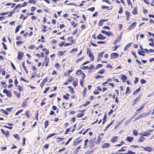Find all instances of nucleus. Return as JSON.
<instances>
[{
    "mask_svg": "<svg viewBox=\"0 0 154 154\" xmlns=\"http://www.w3.org/2000/svg\"><path fill=\"white\" fill-rule=\"evenodd\" d=\"M76 75H81L82 79H80L79 83L81 86L82 87L83 85L84 79L85 78L86 75L80 69H78L75 73Z\"/></svg>",
    "mask_w": 154,
    "mask_h": 154,
    "instance_id": "obj_1",
    "label": "nucleus"
},
{
    "mask_svg": "<svg viewBox=\"0 0 154 154\" xmlns=\"http://www.w3.org/2000/svg\"><path fill=\"white\" fill-rule=\"evenodd\" d=\"M49 61L50 59L47 56H46L42 63V66L43 67L44 66H45L46 67H48V66Z\"/></svg>",
    "mask_w": 154,
    "mask_h": 154,
    "instance_id": "obj_2",
    "label": "nucleus"
},
{
    "mask_svg": "<svg viewBox=\"0 0 154 154\" xmlns=\"http://www.w3.org/2000/svg\"><path fill=\"white\" fill-rule=\"evenodd\" d=\"M73 37L71 36L68 37L67 38V40L69 42L65 44L64 45V46H67L69 45H71L74 44L75 41L73 39Z\"/></svg>",
    "mask_w": 154,
    "mask_h": 154,
    "instance_id": "obj_3",
    "label": "nucleus"
},
{
    "mask_svg": "<svg viewBox=\"0 0 154 154\" xmlns=\"http://www.w3.org/2000/svg\"><path fill=\"white\" fill-rule=\"evenodd\" d=\"M153 131V129H150L143 132V134L140 133V134L143 136H148L150 134V133Z\"/></svg>",
    "mask_w": 154,
    "mask_h": 154,
    "instance_id": "obj_4",
    "label": "nucleus"
},
{
    "mask_svg": "<svg viewBox=\"0 0 154 154\" xmlns=\"http://www.w3.org/2000/svg\"><path fill=\"white\" fill-rule=\"evenodd\" d=\"M140 147L143 148V150L145 151H148V152H151L153 151L154 149L152 147L149 146H146V147L143 146H140Z\"/></svg>",
    "mask_w": 154,
    "mask_h": 154,
    "instance_id": "obj_5",
    "label": "nucleus"
},
{
    "mask_svg": "<svg viewBox=\"0 0 154 154\" xmlns=\"http://www.w3.org/2000/svg\"><path fill=\"white\" fill-rule=\"evenodd\" d=\"M140 96L139 95L134 100L132 104V106H134L135 105H136L137 103V102L140 100Z\"/></svg>",
    "mask_w": 154,
    "mask_h": 154,
    "instance_id": "obj_6",
    "label": "nucleus"
},
{
    "mask_svg": "<svg viewBox=\"0 0 154 154\" xmlns=\"http://www.w3.org/2000/svg\"><path fill=\"white\" fill-rule=\"evenodd\" d=\"M3 92L5 94H6V96L9 97H11L12 96L11 92V91H8L6 89H4Z\"/></svg>",
    "mask_w": 154,
    "mask_h": 154,
    "instance_id": "obj_7",
    "label": "nucleus"
},
{
    "mask_svg": "<svg viewBox=\"0 0 154 154\" xmlns=\"http://www.w3.org/2000/svg\"><path fill=\"white\" fill-rule=\"evenodd\" d=\"M80 137L77 138L76 139V141H74L73 142V145L74 146H77L83 140L82 139H80Z\"/></svg>",
    "mask_w": 154,
    "mask_h": 154,
    "instance_id": "obj_8",
    "label": "nucleus"
},
{
    "mask_svg": "<svg viewBox=\"0 0 154 154\" xmlns=\"http://www.w3.org/2000/svg\"><path fill=\"white\" fill-rule=\"evenodd\" d=\"M125 14L126 16V19L127 21L129 20L131 17V14L129 11L127 10H126L125 11Z\"/></svg>",
    "mask_w": 154,
    "mask_h": 154,
    "instance_id": "obj_9",
    "label": "nucleus"
},
{
    "mask_svg": "<svg viewBox=\"0 0 154 154\" xmlns=\"http://www.w3.org/2000/svg\"><path fill=\"white\" fill-rule=\"evenodd\" d=\"M90 62L89 61H87L82 64V65L83 66L81 68V69L82 70H86L87 69H88V66H84V65H86Z\"/></svg>",
    "mask_w": 154,
    "mask_h": 154,
    "instance_id": "obj_10",
    "label": "nucleus"
},
{
    "mask_svg": "<svg viewBox=\"0 0 154 154\" xmlns=\"http://www.w3.org/2000/svg\"><path fill=\"white\" fill-rule=\"evenodd\" d=\"M146 103H143L141 106L140 108L137 109L136 110V112L135 113V115H137L139 113V111L144 108L146 105Z\"/></svg>",
    "mask_w": 154,
    "mask_h": 154,
    "instance_id": "obj_11",
    "label": "nucleus"
},
{
    "mask_svg": "<svg viewBox=\"0 0 154 154\" xmlns=\"http://www.w3.org/2000/svg\"><path fill=\"white\" fill-rule=\"evenodd\" d=\"M122 36V33H121L117 37V38L114 40V41L113 42V44L114 45H116V43H118V42H119L121 39Z\"/></svg>",
    "mask_w": 154,
    "mask_h": 154,
    "instance_id": "obj_12",
    "label": "nucleus"
},
{
    "mask_svg": "<svg viewBox=\"0 0 154 154\" xmlns=\"http://www.w3.org/2000/svg\"><path fill=\"white\" fill-rule=\"evenodd\" d=\"M104 53V51H102L98 54V56L97 59V62H99L101 60Z\"/></svg>",
    "mask_w": 154,
    "mask_h": 154,
    "instance_id": "obj_13",
    "label": "nucleus"
},
{
    "mask_svg": "<svg viewBox=\"0 0 154 154\" xmlns=\"http://www.w3.org/2000/svg\"><path fill=\"white\" fill-rule=\"evenodd\" d=\"M119 56V54L117 53H112L110 55V58L111 59H115L117 58Z\"/></svg>",
    "mask_w": 154,
    "mask_h": 154,
    "instance_id": "obj_14",
    "label": "nucleus"
},
{
    "mask_svg": "<svg viewBox=\"0 0 154 154\" xmlns=\"http://www.w3.org/2000/svg\"><path fill=\"white\" fill-rule=\"evenodd\" d=\"M23 56V53L21 51L18 52V53L17 58L19 60H21L22 59V58Z\"/></svg>",
    "mask_w": 154,
    "mask_h": 154,
    "instance_id": "obj_15",
    "label": "nucleus"
},
{
    "mask_svg": "<svg viewBox=\"0 0 154 154\" xmlns=\"http://www.w3.org/2000/svg\"><path fill=\"white\" fill-rule=\"evenodd\" d=\"M137 23L136 22H134L132 23L131 25L128 27V29L129 30H131L135 28L137 25Z\"/></svg>",
    "mask_w": 154,
    "mask_h": 154,
    "instance_id": "obj_16",
    "label": "nucleus"
},
{
    "mask_svg": "<svg viewBox=\"0 0 154 154\" xmlns=\"http://www.w3.org/2000/svg\"><path fill=\"white\" fill-rule=\"evenodd\" d=\"M1 131L2 134H4L6 137H8L10 135V133L9 131H5L3 129H1Z\"/></svg>",
    "mask_w": 154,
    "mask_h": 154,
    "instance_id": "obj_17",
    "label": "nucleus"
},
{
    "mask_svg": "<svg viewBox=\"0 0 154 154\" xmlns=\"http://www.w3.org/2000/svg\"><path fill=\"white\" fill-rule=\"evenodd\" d=\"M118 136H114L111 139L110 141L112 143H115L117 142L118 140Z\"/></svg>",
    "mask_w": 154,
    "mask_h": 154,
    "instance_id": "obj_18",
    "label": "nucleus"
},
{
    "mask_svg": "<svg viewBox=\"0 0 154 154\" xmlns=\"http://www.w3.org/2000/svg\"><path fill=\"white\" fill-rule=\"evenodd\" d=\"M132 14L134 15H136L138 13L137 8V7H134L132 11Z\"/></svg>",
    "mask_w": 154,
    "mask_h": 154,
    "instance_id": "obj_19",
    "label": "nucleus"
},
{
    "mask_svg": "<svg viewBox=\"0 0 154 154\" xmlns=\"http://www.w3.org/2000/svg\"><path fill=\"white\" fill-rule=\"evenodd\" d=\"M28 98H26L24 101L23 102L21 105L22 107H25L27 106V101L28 100Z\"/></svg>",
    "mask_w": 154,
    "mask_h": 154,
    "instance_id": "obj_20",
    "label": "nucleus"
},
{
    "mask_svg": "<svg viewBox=\"0 0 154 154\" xmlns=\"http://www.w3.org/2000/svg\"><path fill=\"white\" fill-rule=\"evenodd\" d=\"M96 38L98 39L104 40L106 39V37L103 36L101 34H99L97 36Z\"/></svg>",
    "mask_w": 154,
    "mask_h": 154,
    "instance_id": "obj_21",
    "label": "nucleus"
},
{
    "mask_svg": "<svg viewBox=\"0 0 154 154\" xmlns=\"http://www.w3.org/2000/svg\"><path fill=\"white\" fill-rule=\"evenodd\" d=\"M27 5V2H24L22 4H18L17 6L18 8H21L26 6Z\"/></svg>",
    "mask_w": 154,
    "mask_h": 154,
    "instance_id": "obj_22",
    "label": "nucleus"
},
{
    "mask_svg": "<svg viewBox=\"0 0 154 154\" xmlns=\"http://www.w3.org/2000/svg\"><path fill=\"white\" fill-rule=\"evenodd\" d=\"M108 20V19H106L105 20H100L98 22V26H102L103 23V22L105 21H107Z\"/></svg>",
    "mask_w": 154,
    "mask_h": 154,
    "instance_id": "obj_23",
    "label": "nucleus"
},
{
    "mask_svg": "<svg viewBox=\"0 0 154 154\" xmlns=\"http://www.w3.org/2000/svg\"><path fill=\"white\" fill-rule=\"evenodd\" d=\"M134 139V137L131 136H128L125 138V140L129 142H131Z\"/></svg>",
    "mask_w": 154,
    "mask_h": 154,
    "instance_id": "obj_24",
    "label": "nucleus"
},
{
    "mask_svg": "<svg viewBox=\"0 0 154 154\" xmlns=\"http://www.w3.org/2000/svg\"><path fill=\"white\" fill-rule=\"evenodd\" d=\"M121 79L122 80V81L123 82H126L127 79V77L123 74H122L121 75Z\"/></svg>",
    "mask_w": 154,
    "mask_h": 154,
    "instance_id": "obj_25",
    "label": "nucleus"
},
{
    "mask_svg": "<svg viewBox=\"0 0 154 154\" xmlns=\"http://www.w3.org/2000/svg\"><path fill=\"white\" fill-rule=\"evenodd\" d=\"M110 146V144L108 143H103L102 146V148H106L109 147Z\"/></svg>",
    "mask_w": 154,
    "mask_h": 154,
    "instance_id": "obj_26",
    "label": "nucleus"
},
{
    "mask_svg": "<svg viewBox=\"0 0 154 154\" xmlns=\"http://www.w3.org/2000/svg\"><path fill=\"white\" fill-rule=\"evenodd\" d=\"M89 146L91 147H93L94 146V141L92 139H91L89 141Z\"/></svg>",
    "mask_w": 154,
    "mask_h": 154,
    "instance_id": "obj_27",
    "label": "nucleus"
},
{
    "mask_svg": "<svg viewBox=\"0 0 154 154\" xmlns=\"http://www.w3.org/2000/svg\"><path fill=\"white\" fill-rule=\"evenodd\" d=\"M146 115V113H143L142 114H140L138 116L136 119H139L141 118L144 117Z\"/></svg>",
    "mask_w": 154,
    "mask_h": 154,
    "instance_id": "obj_28",
    "label": "nucleus"
},
{
    "mask_svg": "<svg viewBox=\"0 0 154 154\" xmlns=\"http://www.w3.org/2000/svg\"><path fill=\"white\" fill-rule=\"evenodd\" d=\"M74 68L73 67H71L70 69L68 70L65 74V75H69L70 73H71L74 70Z\"/></svg>",
    "mask_w": 154,
    "mask_h": 154,
    "instance_id": "obj_29",
    "label": "nucleus"
},
{
    "mask_svg": "<svg viewBox=\"0 0 154 154\" xmlns=\"http://www.w3.org/2000/svg\"><path fill=\"white\" fill-rule=\"evenodd\" d=\"M33 34V32L32 31H31L29 32V33H28L27 32H26L25 33V34L23 35L24 36H32Z\"/></svg>",
    "mask_w": 154,
    "mask_h": 154,
    "instance_id": "obj_30",
    "label": "nucleus"
},
{
    "mask_svg": "<svg viewBox=\"0 0 154 154\" xmlns=\"http://www.w3.org/2000/svg\"><path fill=\"white\" fill-rule=\"evenodd\" d=\"M42 51H45V54L46 56H47L49 54V49H47L46 48H42Z\"/></svg>",
    "mask_w": 154,
    "mask_h": 154,
    "instance_id": "obj_31",
    "label": "nucleus"
},
{
    "mask_svg": "<svg viewBox=\"0 0 154 154\" xmlns=\"http://www.w3.org/2000/svg\"><path fill=\"white\" fill-rule=\"evenodd\" d=\"M89 140L88 139H86L84 140V148H86L87 147V144L88 143Z\"/></svg>",
    "mask_w": 154,
    "mask_h": 154,
    "instance_id": "obj_32",
    "label": "nucleus"
},
{
    "mask_svg": "<svg viewBox=\"0 0 154 154\" xmlns=\"http://www.w3.org/2000/svg\"><path fill=\"white\" fill-rule=\"evenodd\" d=\"M14 93L17 98H19L20 97L21 94L20 93L16 91H14Z\"/></svg>",
    "mask_w": 154,
    "mask_h": 154,
    "instance_id": "obj_33",
    "label": "nucleus"
},
{
    "mask_svg": "<svg viewBox=\"0 0 154 154\" xmlns=\"http://www.w3.org/2000/svg\"><path fill=\"white\" fill-rule=\"evenodd\" d=\"M65 51H60L58 52L57 55L59 56H63L64 55V53L65 52Z\"/></svg>",
    "mask_w": 154,
    "mask_h": 154,
    "instance_id": "obj_34",
    "label": "nucleus"
},
{
    "mask_svg": "<svg viewBox=\"0 0 154 154\" xmlns=\"http://www.w3.org/2000/svg\"><path fill=\"white\" fill-rule=\"evenodd\" d=\"M88 55L91 59L90 61H93L94 59V56L93 54L92 53H91V54L90 53L88 54Z\"/></svg>",
    "mask_w": 154,
    "mask_h": 154,
    "instance_id": "obj_35",
    "label": "nucleus"
},
{
    "mask_svg": "<svg viewBox=\"0 0 154 154\" xmlns=\"http://www.w3.org/2000/svg\"><path fill=\"white\" fill-rule=\"evenodd\" d=\"M114 122V120H112L111 122L108 124L107 126H106V127L105 128V129H104V131H105L111 125H112L113 123Z\"/></svg>",
    "mask_w": 154,
    "mask_h": 154,
    "instance_id": "obj_36",
    "label": "nucleus"
},
{
    "mask_svg": "<svg viewBox=\"0 0 154 154\" xmlns=\"http://www.w3.org/2000/svg\"><path fill=\"white\" fill-rule=\"evenodd\" d=\"M143 137V136H142L139 137V138L138 139V142H142L145 140V138Z\"/></svg>",
    "mask_w": 154,
    "mask_h": 154,
    "instance_id": "obj_37",
    "label": "nucleus"
},
{
    "mask_svg": "<svg viewBox=\"0 0 154 154\" xmlns=\"http://www.w3.org/2000/svg\"><path fill=\"white\" fill-rule=\"evenodd\" d=\"M78 81L77 79L75 80L72 83V85L75 87H76L78 85Z\"/></svg>",
    "mask_w": 154,
    "mask_h": 154,
    "instance_id": "obj_38",
    "label": "nucleus"
},
{
    "mask_svg": "<svg viewBox=\"0 0 154 154\" xmlns=\"http://www.w3.org/2000/svg\"><path fill=\"white\" fill-rule=\"evenodd\" d=\"M25 62H23L22 63V66L24 70L25 71L26 73H27L28 72V71H27L26 68V67L25 66Z\"/></svg>",
    "mask_w": 154,
    "mask_h": 154,
    "instance_id": "obj_39",
    "label": "nucleus"
},
{
    "mask_svg": "<svg viewBox=\"0 0 154 154\" xmlns=\"http://www.w3.org/2000/svg\"><path fill=\"white\" fill-rule=\"evenodd\" d=\"M141 88V87H139L133 93V95H135V94H138L140 91Z\"/></svg>",
    "mask_w": 154,
    "mask_h": 154,
    "instance_id": "obj_40",
    "label": "nucleus"
},
{
    "mask_svg": "<svg viewBox=\"0 0 154 154\" xmlns=\"http://www.w3.org/2000/svg\"><path fill=\"white\" fill-rule=\"evenodd\" d=\"M68 88L69 89V91L71 93H74V91L73 88L71 86H68Z\"/></svg>",
    "mask_w": 154,
    "mask_h": 154,
    "instance_id": "obj_41",
    "label": "nucleus"
},
{
    "mask_svg": "<svg viewBox=\"0 0 154 154\" xmlns=\"http://www.w3.org/2000/svg\"><path fill=\"white\" fill-rule=\"evenodd\" d=\"M28 3L29 4H33L35 5L36 3V1L35 0H29Z\"/></svg>",
    "mask_w": 154,
    "mask_h": 154,
    "instance_id": "obj_42",
    "label": "nucleus"
},
{
    "mask_svg": "<svg viewBox=\"0 0 154 154\" xmlns=\"http://www.w3.org/2000/svg\"><path fill=\"white\" fill-rule=\"evenodd\" d=\"M17 89L19 91L21 92L23 91V86L19 85L17 86Z\"/></svg>",
    "mask_w": 154,
    "mask_h": 154,
    "instance_id": "obj_43",
    "label": "nucleus"
},
{
    "mask_svg": "<svg viewBox=\"0 0 154 154\" xmlns=\"http://www.w3.org/2000/svg\"><path fill=\"white\" fill-rule=\"evenodd\" d=\"M132 44V43H129L127 44L125 47L124 48V50H127L128 48H129L131 45Z\"/></svg>",
    "mask_w": 154,
    "mask_h": 154,
    "instance_id": "obj_44",
    "label": "nucleus"
},
{
    "mask_svg": "<svg viewBox=\"0 0 154 154\" xmlns=\"http://www.w3.org/2000/svg\"><path fill=\"white\" fill-rule=\"evenodd\" d=\"M70 96L69 94H66L65 95H63V98L66 100H68L69 98V97Z\"/></svg>",
    "mask_w": 154,
    "mask_h": 154,
    "instance_id": "obj_45",
    "label": "nucleus"
},
{
    "mask_svg": "<svg viewBox=\"0 0 154 154\" xmlns=\"http://www.w3.org/2000/svg\"><path fill=\"white\" fill-rule=\"evenodd\" d=\"M125 143V142L123 141L122 140L118 144L115 145V146L117 147H119L121 146L123 144Z\"/></svg>",
    "mask_w": 154,
    "mask_h": 154,
    "instance_id": "obj_46",
    "label": "nucleus"
},
{
    "mask_svg": "<svg viewBox=\"0 0 154 154\" xmlns=\"http://www.w3.org/2000/svg\"><path fill=\"white\" fill-rule=\"evenodd\" d=\"M105 69H100V70L98 72H97V73L98 74H103L105 72Z\"/></svg>",
    "mask_w": 154,
    "mask_h": 154,
    "instance_id": "obj_47",
    "label": "nucleus"
},
{
    "mask_svg": "<svg viewBox=\"0 0 154 154\" xmlns=\"http://www.w3.org/2000/svg\"><path fill=\"white\" fill-rule=\"evenodd\" d=\"M103 65L101 64H98L97 65L95 68L94 69V70H96L97 69L101 68L103 67Z\"/></svg>",
    "mask_w": 154,
    "mask_h": 154,
    "instance_id": "obj_48",
    "label": "nucleus"
},
{
    "mask_svg": "<svg viewBox=\"0 0 154 154\" xmlns=\"http://www.w3.org/2000/svg\"><path fill=\"white\" fill-rule=\"evenodd\" d=\"M20 27H21L20 25H19L16 27L15 30V33H16L19 31V30H20Z\"/></svg>",
    "mask_w": 154,
    "mask_h": 154,
    "instance_id": "obj_49",
    "label": "nucleus"
},
{
    "mask_svg": "<svg viewBox=\"0 0 154 154\" xmlns=\"http://www.w3.org/2000/svg\"><path fill=\"white\" fill-rule=\"evenodd\" d=\"M127 5L128 6H130L131 8L132 7V4L131 0H126Z\"/></svg>",
    "mask_w": 154,
    "mask_h": 154,
    "instance_id": "obj_50",
    "label": "nucleus"
},
{
    "mask_svg": "<svg viewBox=\"0 0 154 154\" xmlns=\"http://www.w3.org/2000/svg\"><path fill=\"white\" fill-rule=\"evenodd\" d=\"M84 115V113H82V112L78 113L77 115V117L78 118H81Z\"/></svg>",
    "mask_w": 154,
    "mask_h": 154,
    "instance_id": "obj_51",
    "label": "nucleus"
},
{
    "mask_svg": "<svg viewBox=\"0 0 154 154\" xmlns=\"http://www.w3.org/2000/svg\"><path fill=\"white\" fill-rule=\"evenodd\" d=\"M45 128H46L49 125V122L47 120L44 122Z\"/></svg>",
    "mask_w": 154,
    "mask_h": 154,
    "instance_id": "obj_52",
    "label": "nucleus"
},
{
    "mask_svg": "<svg viewBox=\"0 0 154 154\" xmlns=\"http://www.w3.org/2000/svg\"><path fill=\"white\" fill-rule=\"evenodd\" d=\"M0 111L2 112V113L5 115H7L8 114V113L6 110H4L2 109H0Z\"/></svg>",
    "mask_w": 154,
    "mask_h": 154,
    "instance_id": "obj_53",
    "label": "nucleus"
},
{
    "mask_svg": "<svg viewBox=\"0 0 154 154\" xmlns=\"http://www.w3.org/2000/svg\"><path fill=\"white\" fill-rule=\"evenodd\" d=\"M25 113L26 116L27 118H30V116H29V111L28 110L26 111L25 112Z\"/></svg>",
    "mask_w": 154,
    "mask_h": 154,
    "instance_id": "obj_54",
    "label": "nucleus"
},
{
    "mask_svg": "<svg viewBox=\"0 0 154 154\" xmlns=\"http://www.w3.org/2000/svg\"><path fill=\"white\" fill-rule=\"evenodd\" d=\"M84 57L83 56L81 58L77 59L75 61V63L76 64H77L79 63L81 61L83 60Z\"/></svg>",
    "mask_w": 154,
    "mask_h": 154,
    "instance_id": "obj_55",
    "label": "nucleus"
},
{
    "mask_svg": "<svg viewBox=\"0 0 154 154\" xmlns=\"http://www.w3.org/2000/svg\"><path fill=\"white\" fill-rule=\"evenodd\" d=\"M78 48H75L72 49L70 51V53H72L74 52H75L78 51Z\"/></svg>",
    "mask_w": 154,
    "mask_h": 154,
    "instance_id": "obj_56",
    "label": "nucleus"
},
{
    "mask_svg": "<svg viewBox=\"0 0 154 154\" xmlns=\"http://www.w3.org/2000/svg\"><path fill=\"white\" fill-rule=\"evenodd\" d=\"M95 68L92 64H91L89 67L88 66V70L89 71H91L93 69L94 70Z\"/></svg>",
    "mask_w": 154,
    "mask_h": 154,
    "instance_id": "obj_57",
    "label": "nucleus"
},
{
    "mask_svg": "<svg viewBox=\"0 0 154 154\" xmlns=\"http://www.w3.org/2000/svg\"><path fill=\"white\" fill-rule=\"evenodd\" d=\"M27 18V17L24 16L23 14H21L20 15V16L19 17L20 19H23V20H25Z\"/></svg>",
    "mask_w": 154,
    "mask_h": 154,
    "instance_id": "obj_58",
    "label": "nucleus"
},
{
    "mask_svg": "<svg viewBox=\"0 0 154 154\" xmlns=\"http://www.w3.org/2000/svg\"><path fill=\"white\" fill-rule=\"evenodd\" d=\"M90 103V102L89 101H87L85 103L83 104L82 106H86Z\"/></svg>",
    "mask_w": 154,
    "mask_h": 154,
    "instance_id": "obj_59",
    "label": "nucleus"
},
{
    "mask_svg": "<svg viewBox=\"0 0 154 154\" xmlns=\"http://www.w3.org/2000/svg\"><path fill=\"white\" fill-rule=\"evenodd\" d=\"M70 23L71 25L73 27H75L77 26V24L74 21H71Z\"/></svg>",
    "mask_w": 154,
    "mask_h": 154,
    "instance_id": "obj_60",
    "label": "nucleus"
},
{
    "mask_svg": "<svg viewBox=\"0 0 154 154\" xmlns=\"http://www.w3.org/2000/svg\"><path fill=\"white\" fill-rule=\"evenodd\" d=\"M81 148V145H79L78 147H77V148H76L74 151V152L77 153L79 151V149H80Z\"/></svg>",
    "mask_w": 154,
    "mask_h": 154,
    "instance_id": "obj_61",
    "label": "nucleus"
},
{
    "mask_svg": "<svg viewBox=\"0 0 154 154\" xmlns=\"http://www.w3.org/2000/svg\"><path fill=\"white\" fill-rule=\"evenodd\" d=\"M103 78V75H96L95 76V78L97 79H101Z\"/></svg>",
    "mask_w": 154,
    "mask_h": 154,
    "instance_id": "obj_62",
    "label": "nucleus"
},
{
    "mask_svg": "<svg viewBox=\"0 0 154 154\" xmlns=\"http://www.w3.org/2000/svg\"><path fill=\"white\" fill-rule=\"evenodd\" d=\"M133 134L135 136H137L138 135V134L137 131L136 129L133 130Z\"/></svg>",
    "mask_w": 154,
    "mask_h": 154,
    "instance_id": "obj_63",
    "label": "nucleus"
},
{
    "mask_svg": "<svg viewBox=\"0 0 154 154\" xmlns=\"http://www.w3.org/2000/svg\"><path fill=\"white\" fill-rule=\"evenodd\" d=\"M126 154H136V153L131 150H128L126 153Z\"/></svg>",
    "mask_w": 154,
    "mask_h": 154,
    "instance_id": "obj_64",
    "label": "nucleus"
}]
</instances>
